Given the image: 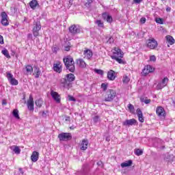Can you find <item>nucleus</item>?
<instances>
[{
  "mask_svg": "<svg viewBox=\"0 0 175 175\" xmlns=\"http://www.w3.org/2000/svg\"><path fill=\"white\" fill-rule=\"evenodd\" d=\"M75 75L70 73L66 75V77L61 79V84L64 88L69 90L72 87V81H75Z\"/></svg>",
  "mask_w": 175,
  "mask_h": 175,
  "instance_id": "nucleus-1",
  "label": "nucleus"
},
{
  "mask_svg": "<svg viewBox=\"0 0 175 175\" xmlns=\"http://www.w3.org/2000/svg\"><path fill=\"white\" fill-rule=\"evenodd\" d=\"M64 62V65L66 68L70 71V72H75L76 70V67L75 66V61L73 60V57L71 56H67L63 59Z\"/></svg>",
  "mask_w": 175,
  "mask_h": 175,
  "instance_id": "nucleus-2",
  "label": "nucleus"
},
{
  "mask_svg": "<svg viewBox=\"0 0 175 175\" xmlns=\"http://www.w3.org/2000/svg\"><path fill=\"white\" fill-rule=\"evenodd\" d=\"M40 29H42V25L40 24V21H34L33 23L32 32L35 38H38V36H39V31Z\"/></svg>",
  "mask_w": 175,
  "mask_h": 175,
  "instance_id": "nucleus-3",
  "label": "nucleus"
},
{
  "mask_svg": "<svg viewBox=\"0 0 175 175\" xmlns=\"http://www.w3.org/2000/svg\"><path fill=\"white\" fill-rule=\"evenodd\" d=\"M112 53H113V55L111 56V58H112V59H114L115 58H122L124 57V53L121 51V49H120L118 47H115L113 50H112Z\"/></svg>",
  "mask_w": 175,
  "mask_h": 175,
  "instance_id": "nucleus-4",
  "label": "nucleus"
},
{
  "mask_svg": "<svg viewBox=\"0 0 175 175\" xmlns=\"http://www.w3.org/2000/svg\"><path fill=\"white\" fill-rule=\"evenodd\" d=\"M116 95H117L116 91L110 90L109 92H107V95L105 96V101L112 102L114 98H116Z\"/></svg>",
  "mask_w": 175,
  "mask_h": 175,
  "instance_id": "nucleus-5",
  "label": "nucleus"
},
{
  "mask_svg": "<svg viewBox=\"0 0 175 175\" xmlns=\"http://www.w3.org/2000/svg\"><path fill=\"white\" fill-rule=\"evenodd\" d=\"M60 142H68L72 139V134L69 133H62L58 135Z\"/></svg>",
  "mask_w": 175,
  "mask_h": 175,
  "instance_id": "nucleus-6",
  "label": "nucleus"
},
{
  "mask_svg": "<svg viewBox=\"0 0 175 175\" xmlns=\"http://www.w3.org/2000/svg\"><path fill=\"white\" fill-rule=\"evenodd\" d=\"M147 46L151 50H154L158 47V42H157L154 38H150L146 42Z\"/></svg>",
  "mask_w": 175,
  "mask_h": 175,
  "instance_id": "nucleus-7",
  "label": "nucleus"
},
{
  "mask_svg": "<svg viewBox=\"0 0 175 175\" xmlns=\"http://www.w3.org/2000/svg\"><path fill=\"white\" fill-rule=\"evenodd\" d=\"M69 31L70 33H72V35H76V33H80L81 29L78 25H72L69 27Z\"/></svg>",
  "mask_w": 175,
  "mask_h": 175,
  "instance_id": "nucleus-8",
  "label": "nucleus"
},
{
  "mask_svg": "<svg viewBox=\"0 0 175 175\" xmlns=\"http://www.w3.org/2000/svg\"><path fill=\"white\" fill-rule=\"evenodd\" d=\"M156 113L159 117L161 118L164 119L166 117V111L162 107H158L156 109Z\"/></svg>",
  "mask_w": 175,
  "mask_h": 175,
  "instance_id": "nucleus-9",
  "label": "nucleus"
},
{
  "mask_svg": "<svg viewBox=\"0 0 175 175\" xmlns=\"http://www.w3.org/2000/svg\"><path fill=\"white\" fill-rule=\"evenodd\" d=\"M154 69L150 65H147L146 66L144 67V68L142 70V75L143 76H147L148 73H152L154 72Z\"/></svg>",
  "mask_w": 175,
  "mask_h": 175,
  "instance_id": "nucleus-10",
  "label": "nucleus"
},
{
  "mask_svg": "<svg viewBox=\"0 0 175 175\" xmlns=\"http://www.w3.org/2000/svg\"><path fill=\"white\" fill-rule=\"evenodd\" d=\"M7 79L10 81V84L12 85H18V81H17L16 79L13 77V75L10 73H7Z\"/></svg>",
  "mask_w": 175,
  "mask_h": 175,
  "instance_id": "nucleus-11",
  "label": "nucleus"
},
{
  "mask_svg": "<svg viewBox=\"0 0 175 175\" xmlns=\"http://www.w3.org/2000/svg\"><path fill=\"white\" fill-rule=\"evenodd\" d=\"M167 83H169V79L167 77H165L161 82L157 84V89L162 90V88H164V87L167 85Z\"/></svg>",
  "mask_w": 175,
  "mask_h": 175,
  "instance_id": "nucleus-12",
  "label": "nucleus"
},
{
  "mask_svg": "<svg viewBox=\"0 0 175 175\" xmlns=\"http://www.w3.org/2000/svg\"><path fill=\"white\" fill-rule=\"evenodd\" d=\"M1 24L4 27H7V25H9V21L8 20V14H6V12H1Z\"/></svg>",
  "mask_w": 175,
  "mask_h": 175,
  "instance_id": "nucleus-13",
  "label": "nucleus"
},
{
  "mask_svg": "<svg viewBox=\"0 0 175 175\" xmlns=\"http://www.w3.org/2000/svg\"><path fill=\"white\" fill-rule=\"evenodd\" d=\"M34 103H33V98L32 96H29V98L27 100V109L29 110V111H33L35 110V108L33 107Z\"/></svg>",
  "mask_w": 175,
  "mask_h": 175,
  "instance_id": "nucleus-14",
  "label": "nucleus"
},
{
  "mask_svg": "<svg viewBox=\"0 0 175 175\" xmlns=\"http://www.w3.org/2000/svg\"><path fill=\"white\" fill-rule=\"evenodd\" d=\"M51 96L57 103H61V96L57 92L51 91Z\"/></svg>",
  "mask_w": 175,
  "mask_h": 175,
  "instance_id": "nucleus-15",
  "label": "nucleus"
},
{
  "mask_svg": "<svg viewBox=\"0 0 175 175\" xmlns=\"http://www.w3.org/2000/svg\"><path fill=\"white\" fill-rule=\"evenodd\" d=\"M136 124H137V120L134 118L126 120V121L123 122V125H124V126H131L132 125H136Z\"/></svg>",
  "mask_w": 175,
  "mask_h": 175,
  "instance_id": "nucleus-16",
  "label": "nucleus"
},
{
  "mask_svg": "<svg viewBox=\"0 0 175 175\" xmlns=\"http://www.w3.org/2000/svg\"><path fill=\"white\" fill-rule=\"evenodd\" d=\"M53 70L57 73H61L62 72V66L61 62H57L56 64H53Z\"/></svg>",
  "mask_w": 175,
  "mask_h": 175,
  "instance_id": "nucleus-17",
  "label": "nucleus"
},
{
  "mask_svg": "<svg viewBox=\"0 0 175 175\" xmlns=\"http://www.w3.org/2000/svg\"><path fill=\"white\" fill-rule=\"evenodd\" d=\"M83 55L85 58H87V59H90V58H92V55H93L92 51L85 49L83 51Z\"/></svg>",
  "mask_w": 175,
  "mask_h": 175,
  "instance_id": "nucleus-18",
  "label": "nucleus"
},
{
  "mask_svg": "<svg viewBox=\"0 0 175 175\" xmlns=\"http://www.w3.org/2000/svg\"><path fill=\"white\" fill-rule=\"evenodd\" d=\"M102 17L103 20L107 21V23H113V17H111V16L109 15L106 12L103 13Z\"/></svg>",
  "mask_w": 175,
  "mask_h": 175,
  "instance_id": "nucleus-19",
  "label": "nucleus"
},
{
  "mask_svg": "<svg viewBox=\"0 0 175 175\" xmlns=\"http://www.w3.org/2000/svg\"><path fill=\"white\" fill-rule=\"evenodd\" d=\"M137 116L138 117V120L139 122H144V118H143V112L140 108L137 109Z\"/></svg>",
  "mask_w": 175,
  "mask_h": 175,
  "instance_id": "nucleus-20",
  "label": "nucleus"
},
{
  "mask_svg": "<svg viewBox=\"0 0 175 175\" xmlns=\"http://www.w3.org/2000/svg\"><path fill=\"white\" fill-rule=\"evenodd\" d=\"M107 77L109 80L113 81V80H116V72L114 70H111L107 72Z\"/></svg>",
  "mask_w": 175,
  "mask_h": 175,
  "instance_id": "nucleus-21",
  "label": "nucleus"
},
{
  "mask_svg": "<svg viewBox=\"0 0 175 175\" xmlns=\"http://www.w3.org/2000/svg\"><path fill=\"white\" fill-rule=\"evenodd\" d=\"M88 148V140L83 139L81 143V150L85 151Z\"/></svg>",
  "mask_w": 175,
  "mask_h": 175,
  "instance_id": "nucleus-22",
  "label": "nucleus"
},
{
  "mask_svg": "<svg viewBox=\"0 0 175 175\" xmlns=\"http://www.w3.org/2000/svg\"><path fill=\"white\" fill-rule=\"evenodd\" d=\"M31 159L32 162H38V159H39V152L33 151L31 156Z\"/></svg>",
  "mask_w": 175,
  "mask_h": 175,
  "instance_id": "nucleus-23",
  "label": "nucleus"
},
{
  "mask_svg": "<svg viewBox=\"0 0 175 175\" xmlns=\"http://www.w3.org/2000/svg\"><path fill=\"white\" fill-rule=\"evenodd\" d=\"M10 148L14 152V154H16V155H18V154L21 152V149H20V147L17 146H12Z\"/></svg>",
  "mask_w": 175,
  "mask_h": 175,
  "instance_id": "nucleus-24",
  "label": "nucleus"
},
{
  "mask_svg": "<svg viewBox=\"0 0 175 175\" xmlns=\"http://www.w3.org/2000/svg\"><path fill=\"white\" fill-rule=\"evenodd\" d=\"M133 161L132 160L126 161L124 163L120 164L121 167H129V166H132Z\"/></svg>",
  "mask_w": 175,
  "mask_h": 175,
  "instance_id": "nucleus-25",
  "label": "nucleus"
},
{
  "mask_svg": "<svg viewBox=\"0 0 175 175\" xmlns=\"http://www.w3.org/2000/svg\"><path fill=\"white\" fill-rule=\"evenodd\" d=\"M39 5V3H38V1L36 0H32L31 1H30L29 3V6L31 9H33V10H35V9H36V7Z\"/></svg>",
  "mask_w": 175,
  "mask_h": 175,
  "instance_id": "nucleus-26",
  "label": "nucleus"
},
{
  "mask_svg": "<svg viewBox=\"0 0 175 175\" xmlns=\"http://www.w3.org/2000/svg\"><path fill=\"white\" fill-rule=\"evenodd\" d=\"M77 65H79V66L80 68H85L87 66L85 62H84V60H83V59H79L77 61Z\"/></svg>",
  "mask_w": 175,
  "mask_h": 175,
  "instance_id": "nucleus-27",
  "label": "nucleus"
},
{
  "mask_svg": "<svg viewBox=\"0 0 175 175\" xmlns=\"http://www.w3.org/2000/svg\"><path fill=\"white\" fill-rule=\"evenodd\" d=\"M26 75H32L33 72V68L31 65H27L25 66Z\"/></svg>",
  "mask_w": 175,
  "mask_h": 175,
  "instance_id": "nucleus-28",
  "label": "nucleus"
},
{
  "mask_svg": "<svg viewBox=\"0 0 175 175\" xmlns=\"http://www.w3.org/2000/svg\"><path fill=\"white\" fill-rule=\"evenodd\" d=\"M167 42H168L169 44H174L175 40L171 36H166Z\"/></svg>",
  "mask_w": 175,
  "mask_h": 175,
  "instance_id": "nucleus-29",
  "label": "nucleus"
},
{
  "mask_svg": "<svg viewBox=\"0 0 175 175\" xmlns=\"http://www.w3.org/2000/svg\"><path fill=\"white\" fill-rule=\"evenodd\" d=\"M34 73L36 74V79H39V76H40V70L38 67H35Z\"/></svg>",
  "mask_w": 175,
  "mask_h": 175,
  "instance_id": "nucleus-30",
  "label": "nucleus"
},
{
  "mask_svg": "<svg viewBox=\"0 0 175 175\" xmlns=\"http://www.w3.org/2000/svg\"><path fill=\"white\" fill-rule=\"evenodd\" d=\"M37 107H42V105H43V100L42 98L38 99L35 102Z\"/></svg>",
  "mask_w": 175,
  "mask_h": 175,
  "instance_id": "nucleus-31",
  "label": "nucleus"
},
{
  "mask_svg": "<svg viewBox=\"0 0 175 175\" xmlns=\"http://www.w3.org/2000/svg\"><path fill=\"white\" fill-rule=\"evenodd\" d=\"M12 116H14V117L15 118H16V120H20V116L18 115V109H14L12 111Z\"/></svg>",
  "mask_w": 175,
  "mask_h": 175,
  "instance_id": "nucleus-32",
  "label": "nucleus"
},
{
  "mask_svg": "<svg viewBox=\"0 0 175 175\" xmlns=\"http://www.w3.org/2000/svg\"><path fill=\"white\" fill-rule=\"evenodd\" d=\"M135 155L137 157H140V155H143V150L137 148L134 150Z\"/></svg>",
  "mask_w": 175,
  "mask_h": 175,
  "instance_id": "nucleus-33",
  "label": "nucleus"
},
{
  "mask_svg": "<svg viewBox=\"0 0 175 175\" xmlns=\"http://www.w3.org/2000/svg\"><path fill=\"white\" fill-rule=\"evenodd\" d=\"M1 53L6 57V58H10V55L9 54V51L8 49H4L1 51Z\"/></svg>",
  "mask_w": 175,
  "mask_h": 175,
  "instance_id": "nucleus-34",
  "label": "nucleus"
},
{
  "mask_svg": "<svg viewBox=\"0 0 175 175\" xmlns=\"http://www.w3.org/2000/svg\"><path fill=\"white\" fill-rule=\"evenodd\" d=\"M130 80L131 79H129V77H128V76L123 77L122 81H123L124 84H128L129 83Z\"/></svg>",
  "mask_w": 175,
  "mask_h": 175,
  "instance_id": "nucleus-35",
  "label": "nucleus"
},
{
  "mask_svg": "<svg viewBox=\"0 0 175 175\" xmlns=\"http://www.w3.org/2000/svg\"><path fill=\"white\" fill-rule=\"evenodd\" d=\"M129 110L131 111V113H134L135 112V107L132 104H129Z\"/></svg>",
  "mask_w": 175,
  "mask_h": 175,
  "instance_id": "nucleus-36",
  "label": "nucleus"
},
{
  "mask_svg": "<svg viewBox=\"0 0 175 175\" xmlns=\"http://www.w3.org/2000/svg\"><path fill=\"white\" fill-rule=\"evenodd\" d=\"M96 24H97L98 27L100 28H103V23L100 20H98L96 21Z\"/></svg>",
  "mask_w": 175,
  "mask_h": 175,
  "instance_id": "nucleus-37",
  "label": "nucleus"
},
{
  "mask_svg": "<svg viewBox=\"0 0 175 175\" xmlns=\"http://www.w3.org/2000/svg\"><path fill=\"white\" fill-rule=\"evenodd\" d=\"M121 58L122 57H116L113 59H116V61H117V62H118V64H125V62H124V60H122Z\"/></svg>",
  "mask_w": 175,
  "mask_h": 175,
  "instance_id": "nucleus-38",
  "label": "nucleus"
},
{
  "mask_svg": "<svg viewBox=\"0 0 175 175\" xmlns=\"http://www.w3.org/2000/svg\"><path fill=\"white\" fill-rule=\"evenodd\" d=\"M93 121L95 124H96V122H99V121H100V118H99L98 116H96L93 118Z\"/></svg>",
  "mask_w": 175,
  "mask_h": 175,
  "instance_id": "nucleus-39",
  "label": "nucleus"
},
{
  "mask_svg": "<svg viewBox=\"0 0 175 175\" xmlns=\"http://www.w3.org/2000/svg\"><path fill=\"white\" fill-rule=\"evenodd\" d=\"M155 21L157 24H163V19L161 18H156Z\"/></svg>",
  "mask_w": 175,
  "mask_h": 175,
  "instance_id": "nucleus-40",
  "label": "nucleus"
},
{
  "mask_svg": "<svg viewBox=\"0 0 175 175\" xmlns=\"http://www.w3.org/2000/svg\"><path fill=\"white\" fill-rule=\"evenodd\" d=\"M141 102H143L144 103H146V105H148L150 103H151V99H142Z\"/></svg>",
  "mask_w": 175,
  "mask_h": 175,
  "instance_id": "nucleus-41",
  "label": "nucleus"
},
{
  "mask_svg": "<svg viewBox=\"0 0 175 175\" xmlns=\"http://www.w3.org/2000/svg\"><path fill=\"white\" fill-rule=\"evenodd\" d=\"M68 99L70 102H76V98L70 95L68 96Z\"/></svg>",
  "mask_w": 175,
  "mask_h": 175,
  "instance_id": "nucleus-42",
  "label": "nucleus"
},
{
  "mask_svg": "<svg viewBox=\"0 0 175 175\" xmlns=\"http://www.w3.org/2000/svg\"><path fill=\"white\" fill-rule=\"evenodd\" d=\"M101 88H102L103 91H106L107 90V84L102 83Z\"/></svg>",
  "mask_w": 175,
  "mask_h": 175,
  "instance_id": "nucleus-43",
  "label": "nucleus"
},
{
  "mask_svg": "<svg viewBox=\"0 0 175 175\" xmlns=\"http://www.w3.org/2000/svg\"><path fill=\"white\" fill-rule=\"evenodd\" d=\"M94 72L96 73H97L98 75H100L101 76L103 75V70H102L96 69V70H94Z\"/></svg>",
  "mask_w": 175,
  "mask_h": 175,
  "instance_id": "nucleus-44",
  "label": "nucleus"
},
{
  "mask_svg": "<svg viewBox=\"0 0 175 175\" xmlns=\"http://www.w3.org/2000/svg\"><path fill=\"white\" fill-rule=\"evenodd\" d=\"M150 61L155 62V61H157V57H155V55H151L150 57Z\"/></svg>",
  "mask_w": 175,
  "mask_h": 175,
  "instance_id": "nucleus-45",
  "label": "nucleus"
},
{
  "mask_svg": "<svg viewBox=\"0 0 175 175\" xmlns=\"http://www.w3.org/2000/svg\"><path fill=\"white\" fill-rule=\"evenodd\" d=\"M92 2H93V0H88V2L85 3V6L88 8V6H90V5L92 3Z\"/></svg>",
  "mask_w": 175,
  "mask_h": 175,
  "instance_id": "nucleus-46",
  "label": "nucleus"
},
{
  "mask_svg": "<svg viewBox=\"0 0 175 175\" xmlns=\"http://www.w3.org/2000/svg\"><path fill=\"white\" fill-rule=\"evenodd\" d=\"M58 50H59V49L57 46H53L52 47L53 53H57L58 51Z\"/></svg>",
  "mask_w": 175,
  "mask_h": 175,
  "instance_id": "nucleus-47",
  "label": "nucleus"
},
{
  "mask_svg": "<svg viewBox=\"0 0 175 175\" xmlns=\"http://www.w3.org/2000/svg\"><path fill=\"white\" fill-rule=\"evenodd\" d=\"M146 18H144V17L141 18V19H140L141 24H144L146 23Z\"/></svg>",
  "mask_w": 175,
  "mask_h": 175,
  "instance_id": "nucleus-48",
  "label": "nucleus"
},
{
  "mask_svg": "<svg viewBox=\"0 0 175 175\" xmlns=\"http://www.w3.org/2000/svg\"><path fill=\"white\" fill-rule=\"evenodd\" d=\"M3 43H4V42H3V36L0 35V44H3Z\"/></svg>",
  "mask_w": 175,
  "mask_h": 175,
  "instance_id": "nucleus-49",
  "label": "nucleus"
},
{
  "mask_svg": "<svg viewBox=\"0 0 175 175\" xmlns=\"http://www.w3.org/2000/svg\"><path fill=\"white\" fill-rule=\"evenodd\" d=\"M65 121H66V122H70V117H69V116H66Z\"/></svg>",
  "mask_w": 175,
  "mask_h": 175,
  "instance_id": "nucleus-50",
  "label": "nucleus"
},
{
  "mask_svg": "<svg viewBox=\"0 0 175 175\" xmlns=\"http://www.w3.org/2000/svg\"><path fill=\"white\" fill-rule=\"evenodd\" d=\"M134 3H141L143 2V0H133Z\"/></svg>",
  "mask_w": 175,
  "mask_h": 175,
  "instance_id": "nucleus-51",
  "label": "nucleus"
},
{
  "mask_svg": "<svg viewBox=\"0 0 175 175\" xmlns=\"http://www.w3.org/2000/svg\"><path fill=\"white\" fill-rule=\"evenodd\" d=\"M108 42L109 43H113L114 42V39L112 37H111V38H109Z\"/></svg>",
  "mask_w": 175,
  "mask_h": 175,
  "instance_id": "nucleus-52",
  "label": "nucleus"
},
{
  "mask_svg": "<svg viewBox=\"0 0 175 175\" xmlns=\"http://www.w3.org/2000/svg\"><path fill=\"white\" fill-rule=\"evenodd\" d=\"M42 116L44 118H46V117H47V113H46L45 111H42Z\"/></svg>",
  "mask_w": 175,
  "mask_h": 175,
  "instance_id": "nucleus-53",
  "label": "nucleus"
},
{
  "mask_svg": "<svg viewBox=\"0 0 175 175\" xmlns=\"http://www.w3.org/2000/svg\"><path fill=\"white\" fill-rule=\"evenodd\" d=\"M64 50L65 51H69V50H70V46H65Z\"/></svg>",
  "mask_w": 175,
  "mask_h": 175,
  "instance_id": "nucleus-54",
  "label": "nucleus"
},
{
  "mask_svg": "<svg viewBox=\"0 0 175 175\" xmlns=\"http://www.w3.org/2000/svg\"><path fill=\"white\" fill-rule=\"evenodd\" d=\"M18 170L21 174H24V171L23 170V168H19Z\"/></svg>",
  "mask_w": 175,
  "mask_h": 175,
  "instance_id": "nucleus-55",
  "label": "nucleus"
},
{
  "mask_svg": "<svg viewBox=\"0 0 175 175\" xmlns=\"http://www.w3.org/2000/svg\"><path fill=\"white\" fill-rule=\"evenodd\" d=\"M2 105H8V102L6 101L5 99L2 100Z\"/></svg>",
  "mask_w": 175,
  "mask_h": 175,
  "instance_id": "nucleus-56",
  "label": "nucleus"
},
{
  "mask_svg": "<svg viewBox=\"0 0 175 175\" xmlns=\"http://www.w3.org/2000/svg\"><path fill=\"white\" fill-rule=\"evenodd\" d=\"M27 38H28V39H32V33H29L27 35Z\"/></svg>",
  "mask_w": 175,
  "mask_h": 175,
  "instance_id": "nucleus-57",
  "label": "nucleus"
},
{
  "mask_svg": "<svg viewBox=\"0 0 175 175\" xmlns=\"http://www.w3.org/2000/svg\"><path fill=\"white\" fill-rule=\"evenodd\" d=\"M172 10V8L170 7H167L166 12H170Z\"/></svg>",
  "mask_w": 175,
  "mask_h": 175,
  "instance_id": "nucleus-58",
  "label": "nucleus"
},
{
  "mask_svg": "<svg viewBox=\"0 0 175 175\" xmlns=\"http://www.w3.org/2000/svg\"><path fill=\"white\" fill-rule=\"evenodd\" d=\"M106 141L107 142H110V137H106Z\"/></svg>",
  "mask_w": 175,
  "mask_h": 175,
  "instance_id": "nucleus-59",
  "label": "nucleus"
},
{
  "mask_svg": "<svg viewBox=\"0 0 175 175\" xmlns=\"http://www.w3.org/2000/svg\"><path fill=\"white\" fill-rule=\"evenodd\" d=\"M127 2H129V1H131V0H126Z\"/></svg>",
  "mask_w": 175,
  "mask_h": 175,
  "instance_id": "nucleus-60",
  "label": "nucleus"
},
{
  "mask_svg": "<svg viewBox=\"0 0 175 175\" xmlns=\"http://www.w3.org/2000/svg\"><path fill=\"white\" fill-rule=\"evenodd\" d=\"M159 142H161V139H157Z\"/></svg>",
  "mask_w": 175,
  "mask_h": 175,
  "instance_id": "nucleus-61",
  "label": "nucleus"
},
{
  "mask_svg": "<svg viewBox=\"0 0 175 175\" xmlns=\"http://www.w3.org/2000/svg\"><path fill=\"white\" fill-rule=\"evenodd\" d=\"M161 143H163V141H161Z\"/></svg>",
  "mask_w": 175,
  "mask_h": 175,
  "instance_id": "nucleus-62",
  "label": "nucleus"
}]
</instances>
